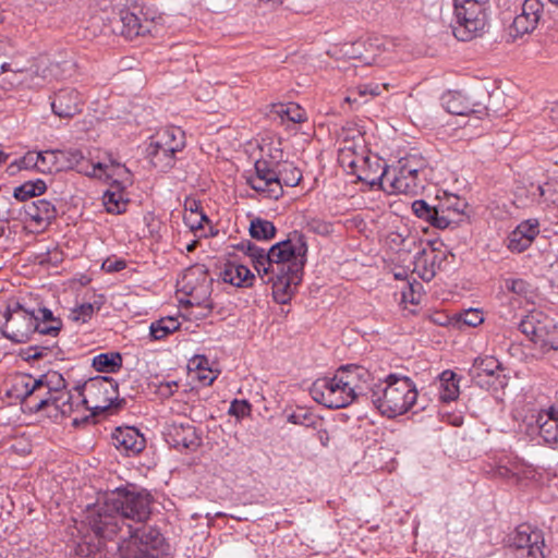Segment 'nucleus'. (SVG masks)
Masks as SVG:
<instances>
[{"label":"nucleus","instance_id":"nucleus-1","mask_svg":"<svg viewBox=\"0 0 558 558\" xmlns=\"http://www.w3.org/2000/svg\"><path fill=\"white\" fill-rule=\"evenodd\" d=\"M234 247L250 257L264 282L272 283L276 302L287 303L292 286H298L302 279L307 253L305 235L294 231L287 240L274 244L267 252L251 240H243Z\"/></svg>","mask_w":558,"mask_h":558},{"label":"nucleus","instance_id":"nucleus-2","mask_svg":"<svg viewBox=\"0 0 558 558\" xmlns=\"http://www.w3.org/2000/svg\"><path fill=\"white\" fill-rule=\"evenodd\" d=\"M118 387L117 380L109 376L89 378L83 385L75 386L72 425L80 426L87 423L90 415L120 408L124 400L119 398Z\"/></svg>","mask_w":558,"mask_h":558},{"label":"nucleus","instance_id":"nucleus-3","mask_svg":"<svg viewBox=\"0 0 558 558\" xmlns=\"http://www.w3.org/2000/svg\"><path fill=\"white\" fill-rule=\"evenodd\" d=\"M368 393L373 405L389 418L409 412L418 396L414 381L399 374L387 375L383 381L372 385Z\"/></svg>","mask_w":558,"mask_h":558},{"label":"nucleus","instance_id":"nucleus-4","mask_svg":"<svg viewBox=\"0 0 558 558\" xmlns=\"http://www.w3.org/2000/svg\"><path fill=\"white\" fill-rule=\"evenodd\" d=\"M110 504L117 508L133 533L147 529L146 522L151 514L153 496L144 488L128 483L106 493Z\"/></svg>","mask_w":558,"mask_h":558},{"label":"nucleus","instance_id":"nucleus-5","mask_svg":"<svg viewBox=\"0 0 558 558\" xmlns=\"http://www.w3.org/2000/svg\"><path fill=\"white\" fill-rule=\"evenodd\" d=\"M38 380L41 381L43 397L33 405L32 410L34 412L47 410L48 416L53 420L73 416V401L76 392L65 389L66 383L63 376L58 372H48Z\"/></svg>","mask_w":558,"mask_h":558},{"label":"nucleus","instance_id":"nucleus-6","mask_svg":"<svg viewBox=\"0 0 558 558\" xmlns=\"http://www.w3.org/2000/svg\"><path fill=\"white\" fill-rule=\"evenodd\" d=\"M429 174L425 158L416 154L408 155L390 172L387 192L416 195L424 190Z\"/></svg>","mask_w":558,"mask_h":558},{"label":"nucleus","instance_id":"nucleus-7","mask_svg":"<svg viewBox=\"0 0 558 558\" xmlns=\"http://www.w3.org/2000/svg\"><path fill=\"white\" fill-rule=\"evenodd\" d=\"M184 147V132L177 126H167L150 136L146 151L154 168L161 172H168L175 165L177 153Z\"/></svg>","mask_w":558,"mask_h":558},{"label":"nucleus","instance_id":"nucleus-8","mask_svg":"<svg viewBox=\"0 0 558 558\" xmlns=\"http://www.w3.org/2000/svg\"><path fill=\"white\" fill-rule=\"evenodd\" d=\"M457 25L453 35L458 40L469 41L482 36L487 26L488 0H453Z\"/></svg>","mask_w":558,"mask_h":558},{"label":"nucleus","instance_id":"nucleus-9","mask_svg":"<svg viewBox=\"0 0 558 558\" xmlns=\"http://www.w3.org/2000/svg\"><path fill=\"white\" fill-rule=\"evenodd\" d=\"M34 312L26 310L19 302H10L0 307V332L15 343H26L34 339Z\"/></svg>","mask_w":558,"mask_h":558},{"label":"nucleus","instance_id":"nucleus-10","mask_svg":"<svg viewBox=\"0 0 558 558\" xmlns=\"http://www.w3.org/2000/svg\"><path fill=\"white\" fill-rule=\"evenodd\" d=\"M85 522L95 536L102 539H113L126 532L124 520L106 494L102 501L98 500L87 509Z\"/></svg>","mask_w":558,"mask_h":558},{"label":"nucleus","instance_id":"nucleus-11","mask_svg":"<svg viewBox=\"0 0 558 558\" xmlns=\"http://www.w3.org/2000/svg\"><path fill=\"white\" fill-rule=\"evenodd\" d=\"M120 538L117 558H159L156 546L162 539L157 531L147 532V529H143L142 532L133 533L126 530Z\"/></svg>","mask_w":558,"mask_h":558},{"label":"nucleus","instance_id":"nucleus-12","mask_svg":"<svg viewBox=\"0 0 558 558\" xmlns=\"http://www.w3.org/2000/svg\"><path fill=\"white\" fill-rule=\"evenodd\" d=\"M337 379H339L337 372L333 377L316 379L310 389L312 398L329 409H341L351 404L352 395H349L347 388Z\"/></svg>","mask_w":558,"mask_h":558},{"label":"nucleus","instance_id":"nucleus-13","mask_svg":"<svg viewBox=\"0 0 558 558\" xmlns=\"http://www.w3.org/2000/svg\"><path fill=\"white\" fill-rule=\"evenodd\" d=\"M509 545L515 558H545V539L541 530L529 524H520L510 535Z\"/></svg>","mask_w":558,"mask_h":558},{"label":"nucleus","instance_id":"nucleus-14","mask_svg":"<svg viewBox=\"0 0 558 558\" xmlns=\"http://www.w3.org/2000/svg\"><path fill=\"white\" fill-rule=\"evenodd\" d=\"M254 169L255 174L247 178V184L268 198L278 199L281 197L283 190L277 181V162L258 159L255 161Z\"/></svg>","mask_w":558,"mask_h":558},{"label":"nucleus","instance_id":"nucleus-15","mask_svg":"<svg viewBox=\"0 0 558 558\" xmlns=\"http://www.w3.org/2000/svg\"><path fill=\"white\" fill-rule=\"evenodd\" d=\"M359 167L354 175L361 182L366 183L371 187L380 186L384 191L388 190L390 180V170L386 162L378 156H364L357 158Z\"/></svg>","mask_w":558,"mask_h":558},{"label":"nucleus","instance_id":"nucleus-16","mask_svg":"<svg viewBox=\"0 0 558 558\" xmlns=\"http://www.w3.org/2000/svg\"><path fill=\"white\" fill-rule=\"evenodd\" d=\"M337 373L339 375V379L337 380L347 388L349 395H352L353 401L359 398L369 400L368 391L372 386H368L371 379L368 369L363 366L349 364L339 367Z\"/></svg>","mask_w":558,"mask_h":558},{"label":"nucleus","instance_id":"nucleus-17","mask_svg":"<svg viewBox=\"0 0 558 558\" xmlns=\"http://www.w3.org/2000/svg\"><path fill=\"white\" fill-rule=\"evenodd\" d=\"M441 105L447 112L456 116H474L482 119L487 116V107L481 101H475L471 96L461 92H447L441 97Z\"/></svg>","mask_w":558,"mask_h":558},{"label":"nucleus","instance_id":"nucleus-18","mask_svg":"<svg viewBox=\"0 0 558 558\" xmlns=\"http://www.w3.org/2000/svg\"><path fill=\"white\" fill-rule=\"evenodd\" d=\"M544 13V4L541 0H524L521 12L513 19L510 26L511 35L514 37L532 33L538 25Z\"/></svg>","mask_w":558,"mask_h":558},{"label":"nucleus","instance_id":"nucleus-19","mask_svg":"<svg viewBox=\"0 0 558 558\" xmlns=\"http://www.w3.org/2000/svg\"><path fill=\"white\" fill-rule=\"evenodd\" d=\"M553 328H555L553 319L541 311L530 312L519 324L521 332L534 343H545Z\"/></svg>","mask_w":558,"mask_h":558},{"label":"nucleus","instance_id":"nucleus-20","mask_svg":"<svg viewBox=\"0 0 558 558\" xmlns=\"http://www.w3.org/2000/svg\"><path fill=\"white\" fill-rule=\"evenodd\" d=\"M82 95L73 87L59 89L51 97L52 112L59 118H72L82 111Z\"/></svg>","mask_w":558,"mask_h":558},{"label":"nucleus","instance_id":"nucleus-21","mask_svg":"<svg viewBox=\"0 0 558 558\" xmlns=\"http://www.w3.org/2000/svg\"><path fill=\"white\" fill-rule=\"evenodd\" d=\"M167 442L177 449L195 450L201 445L196 428L190 423L173 422L167 427Z\"/></svg>","mask_w":558,"mask_h":558},{"label":"nucleus","instance_id":"nucleus-22","mask_svg":"<svg viewBox=\"0 0 558 558\" xmlns=\"http://www.w3.org/2000/svg\"><path fill=\"white\" fill-rule=\"evenodd\" d=\"M502 371L501 363L494 356L476 357L469 369L472 383L481 388H489L493 378L499 376Z\"/></svg>","mask_w":558,"mask_h":558},{"label":"nucleus","instance_id":"nucleus-23","mask_svg":"<svg viewBox=\"0 0 558 558\" xmlns=\"http://www.w3.org/2000/svg\"><path fill=\"white\" fill-rule=\"evenodd\" d=\"M445 259V251L439 250V254H437L434 248L429 251L423 248L415 255L413 271L417 272L422 280L429 282L434 279Z\"/></svg>","mask_w":558,"mask_h":558},{"label":"nucleus","instance_id":"nucleus-24","mask_svg":"<svg viewBox=\"0 0 558 558\" xmlns=\"http://www.w3.org/2000/svg\"><path fill=\"white\" fill-rule=\"evenodd\" d=\"M112 444L126 456H135L145 448V438L135 427H117L112 433Z\"/></svg>","mask_w":558,"mask_h":558},{"label":"nucleus","instance_id":"nucleus-25","mask_svg":"<svg viewBox=\"0 0 558 558\" xmlns=\"http://www.w3.org/2000/svg\"><path fill=\"white\" fill-rule=\"evenodd\" d=\"M10 393L22 401L29 400L32 407L41 396V381L28 374H19L13 378Z\"/></svg>","mask_w":558,"mask_h":558},{"label":"nucleus","instance_id":"nucleus-26","mask_svg":"<svg viewBox=\"0 0 558 558\" xmlns=\"http://www.w3.org/2000/svg\"><path fill=\"white\" fill-rule=\"evenodd\" d=\"M114 29L128 39L144 36L150 32L149 23L147 21L142 22L141 19L129 9H121L119 11V19L116 21Z\"/></svg>","mask_w":558,"mask_h":558},{"label":"nucleus","instance_id":"nucleus-27","mask_svg":"<svg viewBox=\"0 0 558 558\" xmlns=\"http://www.w3.org/2000/svg\"><path fill=\"white\" fill-rule=\"evenodd\" d=\"M539 436L553 447H558V410L550 407L542 410L536 417Z\"/></svg>","mask_w":558,"mask_h":558},{"label":"nucleus","instance_id":"nucleus-28","mask_svg":"<svg viewBox=\"0 0 558 558\" xmlns=\"http://www.w3.org/2000/svg\"><path fill=\"white\" fill-rule=\"evenodd\" d=\"M412 210L417 218L425 220L430 226L438 229H446L452 220L451 217L439 214L440 209L438 204L430 206L424 199L414 201L412 203Z\"/></svg>","mask_w":558,"mask_h":558},{"label":"nucleus","instance_id":"nucleus-29","mask_svg":"<svg viewBox=\"0 0 558 558\" xmlns=\"http://www.w3.org/2000/svg\"><path fill=\"white\" fill-rule=\"evenodd\" d=\"M100 168H97V174H101L100 180L110 181V186L119 185V187H126L132 184V173L124 166L110 159V163L97 162Z\"/></svg>","mask_w":558,"mask_h":558},{"label":"nucleus","instance_id":"nucleus-30","mask_svg":"<svg viewBox=\"0 0 558 558\" xmlns=\"http://www.w3.org/2000/svg\"><path fill=\"white\" fill-rule=\"evenodd\" d=\"M62 157L64 166H66V170L74 169L78 173H83L90 178H102L101 174H97V168H100V165H95L87 160L80 149L72 148L62 150Z\"/></svg>","mask_w":558,"mask_h":558},{"label":"nucleus","instance_id":"nucleus-31","mask_svg":"<svg viewBox=\"0 0 558 558\" xmlns=\"http://www.w3.org/2000/svg\"><path fill=\"white\" fill-rule=\"evenodd\" d=\"M220 278L234 287H252L255 276L246 266L229 262L220 271Z\"/></svg>","mask_w":558,"mask_h":558},{"label":"nucleus","instance_id":"nucleus-32","mask_svg":"<svg viewBox=\"0 0 558 558\" xmlns=\"http://www.w3.org/2000/svg\"><path fill=\"white\" fill-rule=\"evenodd\" d=\"M25 213L37 225H50L57 216L54 205L47 199L32 202L26 206Z\"/></svg>","mask_w":558,"mask_h":558},{"label":"nucleus","instance_id":"nucleus-33","mask_svg":"<svg viewBox=\"0 0 558 558\" xmlns=\"http://www.w3.org/2000/svg\"><path fill=\"white\" fill-rule=\"evenodd\" d=\"M124 190L125 187L113 185L104 193L102 203L108 213L119 215L126 210L130 201Z\"/></svg>","mask_w":558,"mask_h":558},{"label":"nucleus","instance_id":"nucleus-34","mask_svg":"<svg viewBox=\"0 0 558 558\" xmlns=\"http://www.w3.org/2000/svg\"><path fill=\"white\" fill-rule=\"evenodd\" d=\"M37 158H39L38 171L43 173H53L66 170L61 149L38 151Z\"/></svg>","mask_w":558,"mask_h":558},{"label":"nucleus","instance_id":"nucleus-35","mask_svg":"<svg viewBox=\"0 0 558 558\" xmlns=\"http://www.w3.org/2000/svg\"><path fill=\"white\" fill-rule=\"evenodd\" d=\"M456 377L457 375L450 369L444 371L439 375V399L442 402H450L459 397V383Z\"/></svg>","mask_w":558,"mask_h":558},{"label":"nucleus","instance_id":"nucleus-36","mask_svg":"<svg viewBox=\"0 0 558 558\" xmlns=\"http://www.w3.org/2000/svg\"><path fill=\"white\" fill-rule=\"evenodd\" d=\"M301 180L302 172L293 162H277V181H279V185L282 190L283 185L291 187L296 186Z\"/></svg>","mask_w":558,"mask_h":558},{"label":"nucleus","instance_id":"nucleus-37","mask_svg":"<svg viewBox=\"0 0 558 558\" xmlns=\"http://www.w3.org/2000/svg\"><path fill=\"white\" fill-rule=\"evenodd\" d=\"M122 361L119 352H107L94 356L92 365L100 373H117L122 367Z\"/></svg>","mask_w":558,"mask_h":558},{"label":"nucleus","instance_id":"nucleus-38","mask_svg":"<svg viewBox=\"0 0 558 558\" xmlns=\"http://www.w3.org/2000/svg\"><path fill=\"white\" fill-rule=\"evenodd\" d=\"M181 324L173 316L162 317L151 323L149 327L150 337L154 340H162L180 328Z\"/></svg>","mask_w":558,"mask_h":558},{"label":"nucleus","instance_id":"nucleus-39","mask_svg":"<svg viewBox=\"0 0 558 558\" xmlns=\"http://www.w3.org/2000/svg\"><path fill=\"white\" fill-rule=\"evenodd\" d=\"M248 231L253 239L267 241L275 238L277 229L271 221L257 217L251 220Z\"/></svg>","mask_w":558,"mask_h":558},{"label":"nucleus","instance_id":"nucleus-40","mask_svg":"<svg viewBox=\"0 0 558 558\" xmlns=\"http://www.w3.org/2000/svg\"><path fill=\"white\" fill-rule=\"evenodd\" d=\"M47 185L44 180L26 181L16 186L13 196L19 201H26L31 197L41 195L46 192Z\"/></svg>","mask_w":558,"mask_h":558},{"label":"nucleus","instance_id":"nucleus-41","mask_svg":"<svg viewBox=\"0 0 558 558\" xmlns=\"http://www.w3.org/2000/svg\"><path fill=\"white\" fill-rule=\"evenodd\" d=\"M364 51L365 41L363 40L345 41L335 46V52H339L342 57L348 59L367 61V58L364 56Z\"/></svg>","mask_w":558,"mask_h":558},{"label":"nucleus","instance_id":"nucleus-42","mask_svg":"<svg viewBox=\"0 0 558 558\" xmlns=\"http://www.w3.org/2000/svg\"><path fill=\"white\" fill-rule=\"evenodd\" d=\"M276 113L282 119L294 123H302L307 120L306 111L295 102L280 105Z\"/></svg>","mask_w":558,"mask_h":558},{"label":"nucleus","instance_id":"nucleus-43","mask_svg":"<svg viewBox=\"0 0 558 558\" xmlns=\"http://www.w3.org/2000/svg\"><path fill=\"white\" fill-rule=\"evenodd\" d=\"M357 158H364L363 154H357L355 148L344 145L339 149L338 160L342 168L349 169L351 174H354L359 167Z\"/></svg>","mask_w":558,"mask_h":558},{"label":"nucleus","instance_id":"nucleus-44","mask_svg":"<svg viewBox=\"0 0 558 558\" xmlns=\"http://www.w3.org/2000/svg\"><path fill=\"white\" fill-rule=\"evenodd\" d=\"M439 205V214L447 215L450 217V213L461 215L464 213L466 208V203L458 197L457 195L447 196L445 202H438Z\"/></svg>","mask_w":558,"mask_h":558},{"label":"nucleus","instance_id":"nucleus-45","mask_svg":"<svg viewBox=\"0 0 558 558\" xmlns=\"http://www.w3.org/2000/svg\"><path fill=\"white\" fill-rule=\"evenodd\" d=\"M288 422L295 425L317 428V425L319 424V418L304 409H299L293 413L289 414Z\"/></svg>","mask_w":558,"mask_h":558},{"label":"nucleus","instance_id":"nucleus-46","mask_svg":"<svg viewBox=\"0 0 558 558\" xmlns=\"http://www.w3.org/2000/svg\"><path fill=\"white\" fill-rule=\"evenodd\" d=\"M54 343H45L40 345H31L20 351V356L24 361L40 360L46 357L54 348Z\"/></svg>","mask_w":558,"mask_h":558},{"label":"nucleus","instance_id":"nucleus-47","mask_svg":"<svg viewBox=\"0 0 558 558\" xmlns=\"http://www.w3.org/2000/svg\"><path fill=\"white\" fill-rule=\"evenodd\" d=\"M531 244V236H526L523 233H518L513 230L508 236L507 247L511 252L521 253L530 247Z\"/></svg>","mask_w":558,"mask_h":558},{"label":"nucleus","instance_id":"nucleus-48","mask_svg":"<svg viewBox=\"0 0 558 558\" xmlns=\"http://www.w3.org/2000/svg\"><path fill=\"white\" fill-rule=\"evenodd\" d=\"M99 310L100 305L95 306L92 303H84L72 311L71 318L74 322L86 323L92 318L94 313Z\"/></svg>","mask_w":558,"mask_h":558},{"label":"nucleus","instance_id":"nucleus-49","mask_svg":"<svg viewBox=\"0 0 558 558\" xmlns=\"http://www.w3.org/2000/svg\"><path fill=\"white\" fill-rule=\"evenodd\" d=\"M35 330H34V336L35 335H41V336H50L52 338H56L58 337V335L60 333L62 327H59V326H56V325H52V324H48V323H44V320H37L35 318Z\"/></svg>","mask_w":558,"mask_h":558},{"label":"nucleus","instance_id":"nucleus-50","mask_svg":"<svg viewBox=\"0 0 558 558\" xmlns=\"http://www.w3.org/2000/svg\"><path fill=\"white\" fill-rule=\"evenodd\" d=\"M183 220L192 231L203 229L204 222H209L208 217L204 213L184 214Z\"/></svg>","mask_w":558,"mask_h":558},{"label":"nucleus","instance_id":"nucleus-51","mask_svg":"<svg viewBox=\"0 0 558 558\" xmlns=\"http://www.w3.org/2000/svg\"><path fill=\"white\" fill-rule=\"evenodd\" d=\"M33 312L37 320H44V323L52 324L59 327L63 326L61 318L54 316L52 311L47 307H38Z\"/></svg>","mask_w":558,"mask_h":558},{"label":"nucleus","instance_id":"nucleus-52","mask_svg":"<svg viewBox=\"0 0 558 558\" xmlns=\"http://www.w3.org/2000/svg\"><path fill=\"white\" fill-rule=\"evenodd\" d=\"M459 320L470 327H476L483 322V315L478 310L470 308L460 314Z\"/></svg>","mask_w":558,"mask_h":558},{"label":"nucleus","instance_id":"nucleus-53","mask_svg":"<svg viewBox=\"0 0 558 558\" xmlns=\"http://www.w3.org/2000/svg\"><path fill=\"white\" fill-rule=\"evenodd\" d=\"M518 233H523L526 236H531V242L535 239V236L538 234V222L537 220H525L521 222L515 229Z\"/></svg>","mask_w":558,"mask_h":558},{"label":"nucleus","instance_id":"nucleus-54","mask_svg":"<svg viewBox=\"0 0 558 558\" xmlns=\"http://www.w3.org/2000/svg\"><path fill=\"white\" fill-rule=\"evenodd\" d=\"M505 287L507 290L522 295L525 294L529 290V284L525 280L520 278H509L505 280Z\"/></svg>","mask_w":558,"mask_h":558},{"label":"nucleus","instance_id":"nucleus-55","mask_svg":"<svg viewBox=\"0 0 558 558\" xmlns=\"http://www.w3.org/2000/svg\"><path fill=\"white\" fill-rule=\"evenodd\" d=\"M229 413L236 417H245L251 413V404L246 400H234L230 405Z\"/></svg>","mask_w":558,"mask_h":558},{"label":"nucleus","instance_id":"nucleus-56","mask_svg":"<svg viewBox=\"0 0 558 558\" xmlns=\"http://www.w3.org/2000/svg\"><path fill=\"white\" fill-rule=\"evenodd\" d=\"M37 157H38V153H33V151L27 153L20 160L19 167L22 168V169H28V168H32V167H35V168L38 169L39 158H37Z\"/></svg>","mask_w":558,"mask_h":558},{"label":"nucleus","instance_id":"nucleus-57","mask_svg":"<svg viewBox=\"0 0 558 558\" xmlns=\"http://www.w3.org/2000/svg\"><path fill=\"white\" fill-rule=\"evenodd\" d=\"M126 267V263L123 259L111 260L107 259L102 264V269L107 272H117Z\"/></svg>","mask_w":558,"mask_h":558},{"label":"nucleus","instance_id":"nucleus-58","mask_svg":"<svg viewBox=\"0 0 558 558\" xmlns=\"http://www.w3.org/2000/svg\"><path fill=\"white\" fill-rule=\"evenodd\" d=\"M77 556L80 558H101V554L99 551H93L88 544L78 545Z\"/></svg>","mask_w":558,"mask_h":558},{"label":"nucleus","instance_id":"nucleus-59","mask_svg":"<svg viewBox=\"0 0 558 558\" xmlns=\"http://www.w3.org/2000/svg\"><path fill=\"white\" fill-rule=\"evenodd\" d=\"M14 51V46L10 38L0 36V57L11 56Z\"/></svg>","mask_w":558,"mask_h":558},{"label":"nucleus","instance_id":"nucleus-60","mask_svg":"<svg viewBox=\"0 0 558 558\" xmlns=\"http://www.w3.org/2000/svg\"><path fill=\"white\" fill-rule=\"evenodd\" d=\"M184 209L185 214L203 213L201 202L196 201L195 198H186L184 202Z\"/></svg>","mask_w":558,"mask_h":558},{"label":"nucleus","instance_id":"nucleus-61","mask_svg":"<svg viewBox=\"0 0 558 558\" xmlns=\"http://www.w3.org/2000/svg\"><path fill=\"white\" fill-rule=\"evenodd\" d=\"M391 242L396 243L399 246H402L403 248L410 250L408 243H415V238H402L400 233H393L391 234Z\"/></svg>","mask_w":558,"mask_h":558},{"label":"nucleus","instance_id":"nucleus-62","mask_svg":"<svg viewBox=\"0 0 558 558\" xmlns=\"http://www.w3.org/2000/svg\"><path fill=\"white\" fill-rule=\"evenodd\" d=\"M355 94H357L361 97L369 95L368 94V85L359 86L355 90L351 92V94L345 97V100L350 104L357 102V98L355 97Z\"/></svg>","mask_w":558,"mask_h":558},{"label":"nucleus","instance_id":"nucleus-63","mask_svg":"<svg viewBox=\"0 0 558 558\" xmlns=\"http://www.w3.org/2000/svg\"><path fill=\"white\" fill-rule=\"evenodd\" d=\"M197 376L199 381H202L205 386L211 385L217 377L216 375H213L211 371L206 373V369H199Z\"/></svg>","mask_w":558,"mask_h":558},{"label":"nucleus","instance_id":"nucleus-64","mask_svg":"<svg viewBox=\"0 0 558 558\" xmlns=\"http://www.w3.org/2000/svg\"><path fill=\"white\" fill-rule=\"evenodd\" d=\"M191 298H192L193 300H196V298L194 296V294H193V293H191ZM195 302H196V305H197V306H199V307H202V308L204 310V312H203V313H201V315H202L203 317H206V316H208V315L211 313V311H213V308H214V304H213V302H211V301H209V300H204L203 302H199V301H195Z\"/></svg>","mask_w":558,"mask_h":558}]
</instances>
